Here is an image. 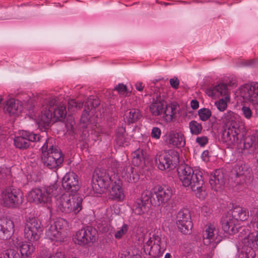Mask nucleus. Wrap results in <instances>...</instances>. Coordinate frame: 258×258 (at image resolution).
I'll use <instances>...</instances> for the list:
<instances>
[{"label":"nucleus","instance_id":"f257e3e1","mask_svg":"<svg viewBox=\"0 0 258 258\" xmlns=\"http://www.w3.org/2000/svg\"><path fill=\"white\" fill-rule=\"evenodd\" d=\"M178 174L184 187H189L192 191L198 192L202 191L205 183L202 170L193 169L188 165H181L178 169Z\"/></svg>","mask_w":258,"mask_h":258},{"label":"nucleus","instance_id":"f03ea898","mask_svg":"<svg viewBox=\"0 0 258 258\" xmlns=\"http://www.w3.org/2000/svg\"><path fill=\"white\" fill-rule=\"evenodd\" d=\"M53 141L52 138H48L41 148L43 163L49 169L59 167L64 160L63 154L57 146L54 145Z\"/></svg>","mask_w":258,"mask_h":258},{"label":"nucleus","instance_id":"7ed1b4c3","mask_svg":"<svg viewBox=\"0 0 258 258\" xmlns=\"http://www.w3.org/2000/svg\"><path fill=\"white\" fill-rule=\"evenodd\" d=\"M242 238V250L239 253L238 258H258L254 249L258 248V232H250L245 227L240 232Z\"/></svg>","mask_w":258,"mask_h":258},{"label":"nucleus","instance_id":"20e7f679","mask_svg":"<svg viewBox=\"0 0 258 258\" xmlns=\"http://www.w3.org/2000/svg\"><path fill=\"white\" fill-rule=\"evenodd\" d=\"M58 190L60 188H58L56 184L33 188L29 191L28 198L36 205H47L51 203L52 197L58 196Z\"/></svg>","mask_w":258,"mask_h":258},{"label":"nucleus","instance_id":"39448f33","mask_svg":"<svg viewBox=\"0 0 258 258\" xmlns=\"http://www.w3.org/2000/svg\"><path fill=\"white\" fill-rule=\"evenodd\" d=\"M10 240L12 246L19 248L21 256L15 250L8 249L0 253V258H26L31 256L35 250V247L30 242L22 241L21 239L15 236Z\"/></svg>","mask_w":258,"mask_h":258},{"label":"nucleus","instance_id":"423d86ee","mask_svg":"<svg viewBox=\"0 0 258 258\" xmlns=\"http://www.w3.org/2000/svg\"><path fill=\"white\" fill-rule=\"evenodd\" d=\"M83 198L80 195H61L57 199L58 209L65 214H78L82 209Z\"/></svg>","mask_w":258,"mask_h":258},{"label":"nucleus","instance_id":"0eeeda50","mask_svg":"<svg viewBox=\"0 0 258 258\" xmlns=\"http://www.w3.org/2000/svg\"><path fill=\"white\" fill-rule=\"evenodd\" d=\"M155 163L159 169L162 171L174 169L179 163V153L173 149L159 153L155 156Z\"/></svg>","mask_w":258,"mask_h":258},{"label":"nucleus","instance_id":"6e6552de","mask_svg":"<svg viewBox=\"0 0 258 258\" xmlns=\"http://www.w3.org/2000/svg\"><path fill=\"white\" fill-rule=\"evenodd\" d=\"M23 201V193L19 189L9 186L4 189L1 194V204L9 208H19Z\"/></svg>","mask_w":258,"mask_h":258},{"label":"nucleus","instance_id":"1a4fd4ad","mask_svg":"<svg viewBox=\"0 0 258 258\" xmlns=\"http://www.w3.org/2000/svg\"><path fill=\"white\" fill-rule=\"evenodd\" d=\"M164 238L158 233H154L144 244L143 249L146 254L153 257L160 256L166 249Z\"/></svg>","mask_w":258,"mask_h":258},{"label":"nucleus","instance_id":"9d476101","mask_svg":"<svg viewBox=\"0 0 258 258\" xmlns=\"http://www.w3.org/2000/svg\"><path fill=\"white\" fill-rule=\"evenodd\" d=\"M115 179L114 175H110L106 170H96L92 179L93 188L96 190L100 189V193L104 192L109 188Z\"/></svg>","mask_w":258,"mask_h":258},{"label":"nucleus","instance_id":"9b49d317","mask_svg":"<svg viewBox=\"0 0 258 258\" xmlns=\"http://www.w3.org/2000/svg\"><path fill=\"white\" fill-rule=\"evenodd\" d=\"M235 180L239 184L249 183L253 179L252 169L248 164L242 161L237 162L231 169Z\"/></svg>","mask_w":258,"mask_h":258},{"label":"nucleus","instance_id":"f8f14e48","mask_svg":"<svg viewBox=\"0 0 258 258\" xmlns=\"http://www.w3.org/2000/svg\"><path fill=\"white\" fill-rule=\"evenodd\" d=\"M97 231L91 226H86L76 232L73 240L76 244L83 246H91L96 239Z\"/></svg>","mask_w":258,"mask_h":258},{"label":"nucleus","instance_id":"ddd939ff","mask_svg":"<svg viewBox=\"0 0 258 258\" xmlns=\"http://www.w3.org/2000/svg\"><path fill=\"white\" fill-rule=\"evenodd\" d=\"M43 232L40 221L35 217H29L26 221L24 228L25 238L30 241L38 240Z\"/></svg>","mask_w":258,"mask_h":258},{"label":"nucleus","instance_id":"4468645a","mask_svg":"<svg viewBox=\"0 0 258 258\" xmlns=\"http://www.w3.org/2000/svg\"><path fill=\"white\" fill-rule=\"evenodd\" d=\"M237 149L243 155H252L258 149V136L256 133L243 136L237 144Z\"/></svg>","mask_w":258,"mask_h":258},{"label":"nucleus","instance_id":"2eb2a0df","mask_svg":"<svg viewBox=\"0 0 258 258\" xmlns=\"http://www.w3.org/2000/svg\"><path fill=\"white\" fill-rule=\"evenodd\" d=\"M230 126L225 127L221 135V141L228 146H233L238 140V135L244 129L239 123H233Z\"/></svg>","mask_w":258,"mask_h":258},{"label":"nucleus","instance_id":"dca6fc26","mask_svg":"<svg viewBox=\"0 0 258 258\" xmlns=\"http://www.w3.org/2000/svg\"><path fill=\"white\" fill-rule=\"evenodd\" d=\"M42 137L37 134L27 131H22L20 133V136L14 139V145L20 149H27L30 146L31 142H39Z\"/></svg>","mask_w":258,"mask_h":258},{"label":"nucleus","instance_id":"f3484780","mask_svg":"<svg viewBox=\"0 0 258 258\" xmlns=\"http://www.w3.org/2000/svg\"><path fill=\"white\" fill-rule=\"evenodd\" d=\"M66 221L63 219H59L55 221L53 224L48 226L46 230V237L51 241L55 242L63 241L64 235L62 233L64 224Z\"/></svg>","mask_w":258,"mask_h":258},{"label":"nucleus","instance_id":"a211bd4d","mask_svg":"<svg viewBox=\"0 0 258 258\" xmlns=\"http://www.w3.org/2000/svg\"><path fill=\"white\" fill-rule=\"evenodd\" d=\"M176 224L181 232L184 234L190 233L193 225L190 212L187 209L179 211L176 216Z\"/></svg>","mask_w":258,"mask_h":258},{"label":"nucleus","instance_id":"6ab92c4d","mask_svg":"<svg viewBox=\"0 0 258 258\" xmlns=\"http://www.w3.org/2000/svg\"><path fill=\"white\" fill-rule=\"evenodd\" d=\"M151 205V194L148 191L144 192L134 203L132 210L136 215H142L148 211Z\"/></svg>","mask_w":258,"mask_h":258},{"label":"nucleus","instance_id":"aec40b11","mask_svg":"<svg viewBox=\"0 0 258 258\" xmlns=\"http://www.w3.org/2000/svg\"><path fill=\"white\" fill-rule=\"evenodd\" d=\"M62 186L70 195H78L80 185L78 175L74 172L67 173L62 178Z\"/></svg>","mask_w":258,"mask_h":258},{"label":"nucleus","instance_id":"412c9836","mask_svg":"<svg viewBox=\"0 0 258 258\" xmlns=\"http://www.w3.org/2000/svg\"><path fill=\"white\" fill-rule=\"evenodd\" d=\"M240 96L253 104H258V83L245 84L240 89Z\"/></svg>","mask_w":258,"mask_h":258},{"label":"nucleus","instance_id":"4be33fe9","mask_svg":"<svg viewBox=\"0 0 258 258\" xmlns=\"http://www.w3.org/2000/svg\"><path fill=\"white\" fill-rule=\"evenodd\" d=\"M221 223L223 231L230 235L238 232L243 228L239 225L238 222L230 213L221 219Z\"/></svg>","mask_w":258,"mask_h":258},{"label":"nucleus","instance_id":"5701e85b","mask_svg":"<svg viewBox=\"0 0 258 258\" xmlns=\"http://www.w3.org/2000/svg\"><path fill=\"white\" fill-rule=\"evenodd\" d=\"M14 232L13 221L7 218L0 220V239L6 240L10 239Z\"/></svg>","mask_w":258,"mask_h":258},{"label":"nucleus","instance_id":"b1692460","mask_svg":"<svg viewBox=\"0 0 258 258\" xmlns=\"http://www.w3.org/2000/svg\"><path fill=\"white\" fill-rule=\"evenodd\" d=\"M157 199V205H164L167 203L172 196L171 188L166 185H162L158 187L157 190L155 191Z\"/></svg>","mask_w":258,"mask_h":258},{"label":"nucleus","instance_id":"393cba45","mask_svg":"<svg viewBox=\"0 0 258 258\" xmlns=\"http://www.w3.org/2000/svg\"><path fill=\"white\" fill-rule=\"evenodd\" d=\"M225 181L224 175L221 169H216L211 173L209 183L213 190L218 191L222 188L225 184Z\"/></svg>","mask_w":258,"mask_h":258},{"label":"nucleus","instance_id":"a878e982","mask_svg":"<svg viewBox=\"0 0 258 258\" xmlns=\"http://www.w3.org/2000/svg\"><path fill=\"white\" fill-rule=\"evenodd\" d=\"M52 118V110L45 109L42 110L41 114L35 119V121L40 130L45 131L49 126Z\"/></svg>","mask_w":258,"mask_h":258},{"label":"nucleus","instance_id":"bb28decb","mask_svg":"<svg viewBox=\"0 0 258 258\" xmlns=\"http://www.w3.org/2000/svg\"><path fill=\"white\" fill-rule=\"evenodd\" d=\"M115 142L119 147H127L130 144V138L126 132L125 127L118 126L115 131Z\"/></svg>","mask_w":258,"mask_h":258},{"label":"nucleus","instance_id":"cd10ccee","mask_svg":"<svg viewBox=\"0 0 258 258\" xmlns=\"http://www.w3.org/2000/svg\"><path fill=\"white\" fill-rule=\"evenodd\" d=\"M218 234V229L214 225L210 224L206 226L203 231V242L205 245H208L212 242H217L216 239Z\"/></svg>","mask_w":258,"mask_h":258},{"label":"nucleus","instance_id":"c85d7f7f","mask_svg":"<svg viewBox=\"0 0 258 258\" xmlns=\"http://www.w3.org/2000/svg\"><path fill=\"white\" fill-rule=\"evenodd\" d=\"M122 183L121 180L117 178L112 184L111 190L110 195L113 200L122 201L124 198L123 191L122 188Z\"/></svg>","mask_w":258,"mask_h":258},{"label":"nucleus","instance_id":"c756f323","mask_svg":"<svg viewBox=\"0 0 258 258\" xmlns=\"http://www.w3.org/2000/svg\"><path fill=\"white\" fill-rule=\"evenodd\" d=\"M207 94L213 97H220L228 95L227 85L225 83H221L209 89L207 91ZM226 97L225 98H226Z\"/></svg>","mask_w":258,"mask_h":258},{"label":"nucleus","instance_id":"7c9ffc66","mask_svg":"<svg viewBox=\"0 0 258 258\" xmlns=\"http://www.w3.org/2000/svg\"><path fill=\"white\" fill-rule=\"evenodd\" d=\"M166 102L162 99H154L149 106L150 111L153 116H157L163 112Z\"/></svg>","mask_w":258,"mask_h":258},{"label":"nucleus","instance_id":"2f4dec72","mask_svg":"<svg viewBox=\"0 0 258 258\" xmlns=\"http://www.w3.org/2000/svg\"><path fill=\"white\" fill-rule=\"evenodd\" d=\"M230 214L237 222L239 221H244L247 220L249 217L248 211L244 208L236 206L231 211Z\"/></svg>","mask_w":258,"mask_h":258},{"label":"nucleus","instance_id":"473e14b6","mask_svg":"<svg viewBox=\"0 0 258 258\" xmlns=\"http://www.w3.org/2000/svg\"><path fill=\"white\" fill-rule=\"evenodd\" d=\"M91 100V99L88 98L85 103L84 109L81 117V121L83 123H86L88 121V115L90 110L93 108H95L100 104L98 100L95 99L93 101H92Z\"/></svg>","mask_w":258,"mask_h":258},{"label":"nucleus","instance_id":"72a5a7b5","mask_svg":"<svg viewBox=\"0 0 258 258\" xmlns=\"http://www.w3.org/2000/svg\"><path fill=\"white\" fill-rule=\"evenodd\" d=\"M169 143L177 148L183 147L185 145L184 135L181 133H172L169 136Z\"/></svg>","mask_w":258,"mask_h":258},{"label":"nucleus","instance_id":"f704fd0d","mask_svg":"<svg viewBox=\"0 0 258 258\" xmlns=\"http://www.w3.org/2000/svg\"><path fill=\"white\" fill-rule=\"evenodd\" d=\"M163 114V118L164 121L166 122H170L172 121L174 116L176 114V105L174 104L165 105Z\"/></svg>","mask_w":258,"mask_h":258},{"label":"nucleus","instance_id":"c9c22d12","mask_svg":"<svg viewBox=\"0 0 258 258\" xmlns=\"http://www.w3.org/2000/svg\"><path fill=\"white\" fill-rule=\"evenodd\" d=\"M132 163L136 166H140L145 164L144 151L138 149L132 153Z\"/></svg>","mask_w":258,"mask_h":258},{"label":"nucleus","instance_id":"e433bc0d","mask_svg":"<svg viewBox=\"0 0 258 258\" xmlns=\"http://www.w3.org/2000/svg\"><path fill=\"white\" fill-rule=\"evenodd\" d=\"M236 114H235L233 112L229 110L224 114V115L221 117V120L225 125L226 127H231V126L234 124L233 123H239V122L236 121Z\"/></svg>","mask_w":258,"mask_h":258},{"label":"nucleus","instance_id":"4c0bfd02","mask_svg":"<svg viewBox=\"0 0 258 258\" xmlns=\"http://www.w3.org/2000/svg\"><path fill=\"white\" fill-rule=\"evenodd\" d=\"M124 175L122 176L130 183L136 182L138 175L134 173V168L132 166H126L123 169Z\"/></svg>","mask_w":258,"mask_h":258},{"label":"nucleus","instance_id":"58836bf2","mask_svg":"<svg viewBox=\"0 0 258 258\" xmlns=\"http://www.w3.org/2000/svg\"><path fill=\"white\" fill-rule=\"evenodd\" d=\"M6 110L10 115L17 114L21 111V108H19L18 104L14 99H10L7 101Z\"/></svg>","mask_w":258,"mask_h":258},{"label":"nucleus","instance_id":"ea45409f","mask_svg":"<svg viewBox=\"0 0 258 258\" xmlns=\"http://www.w3.org/2000/svg\"><path fill=\"white\" fill-rule=\"evenodd\" d=\"M142 117V114L139 110L132 109L128 114L126 115V121L130 124L136 122Z\"/></svg>","mask_w":258,"mask_h":258},{"label":"nucleus","instance_id":"a19ab883","mask_svg":"<svg viewBox=\"0 0 258 258\" xmlns=\"http://www.w3.org/2000/svg\"><path fill=\"white\" fill-rule=\"evenodd\" d=\"M66 113L65 106H55L52 110V118H55L56 120L62 119L65 118Z\"/></svg>","mask_w":258,"mask_h":258},{"label":"nucleus","instance_id":"79ce46f5","mask_svg":"<svg viewBox=\"0 0 258 258\" xmlns=\"http://www.w3.org/2000/svg\"><path fill=\"white\" fill-rule=\"evenodd\" d=\"M189 127L191 134L195 135L201 134L203 130L202 124L196 120H191L189 122Z\"/></svg>","mask_w":258,"mask_h":258},{"label":"nucleus","instance_id":"37998d69","mask_svg":"<svg viewBox=\"0 0 258 258\" xmlns=\"http://www.w3.org/2000/svg\"><path fill=\"white\" fill-rule=\"evenodd\" d=\"M114 90L116 91L120 96L124 97H128L131 94V91H128L126 86L123 83H119L114 87Z\"/></svg>","mask_w":258,"mask_h":258},{"label":"nucleus","instance_id":"c03bdc74","mask_svg":"<svg viewBox=\"0 0 258 258\" xmlns=\"http://www.w3.org/2000/svg\"><path fill=\"white\" fill-rule=\"evenodd\" d=\"M198 115L201 120L205 121L210 118L212 115V112L208 108H202L199 110Z\"/></svg>","mask_w":258,"mask_h":258},{"label":"nucleus","instance_id":"a18cd8bd","mask_svg":"<svg viewBox=\"0 0 258 258\" xmlns=\"http://www.w3.org/2000/svg\"><path fill=\"white\" fill-rule=\"evenodd\" d=\"M57 102L56 97H50L47 99H46L44 102V105H46L45 109L47 110H51L52 111L54 108V106L56 105V103Z\"/></svg>","mask_w":258,"mask_h":258},{"label":"nucleus","instance_id":"49530a36","mask_svg":"<svg viewBox=\"0 0 258 258\" xmlns=\"http://www.w3.org/2000/svg\"><path fill=\"white\" fill-rule=\"evenodd\" d=\"M128 230V227L127 224H123L121 228L117 230L114 234V237L116 239H119L126 233Z\"/></svg>","mask_w":258,"mask_h":258},{"label":"nucleus","instance_id":"de8ad7c7","mask_svg":"<svg viewBox=\"0 0 258 258\" xmlns=\"http://www.w3.org/2000/svg\"><path fill=\"white\" fill-rule=\"evenodd\" d=\"M83 102L81 101H77L76 99H71L68 101V108L69 109L72 108H75L80 109L82 107Z\"/></svg>","mask_w":258,"mask_h":258},{"label":"nucleus","instance_id":"09e8293b","mask_svg":"<svg viewBox=\"0 0 258 258\" xmlns=\"http://www.w3.org/2000/svg\"><path fill=\"white\" fill-rule=\"evenodd\" d=\"M242 114L247 119H250L253 116V113L251 109L247 106H243L241 108Z\"/></svg>","mask_w":258,"mask_h":258},{"label":"nucleus","instance_id":"8fccbe9b","mask_svg":"<svg viewBox=\"0 0 258 258\" xmlns=\"http://www.w3.org/2000/svg\"><path fill=\"white\" fill-rule=\"evenodd\" d=\"M121 258H141L138 253H134L133 251L125 250L121 254Z\"/></svg>","mask_w":258,"mask_h":258},{"label":"nucleus","instance_id":"3c124183","mask_svg":"<svg viewBox=\"0 0 258 258\" xmlns=\"http://www.w3.org/2000/svg\"><path fill=\"white\" fill-rule=\"evenodd\" d=\"M11 171L7 167H0V183L5 178L10 175Z\"/></svg>","mask_w":258,"mask_h":258},{"label":"nucleus","instance_id":"603ef678","mask_svg":"<svg viewBox=\"0 0 258 258\" xmlns=\"http://www.w3.org/2000/svg\"><path fill=\"white\" fill-rule=\"evenodd\" d=\"M161 135V129L158 127H153L151 133V137L152 139L158 140Z\"/></svg>","mask_w":258,"mask_h":258},{"label":"nucleus","instance_id":"864d4df0","mask_svg":"<svg viewBox=\"0 0 258 258\" xmlns=\"http://www.w3.org/2000/svg\"><path fill=\"white\" fill-rule=\"evenodd\" d=\"M215 104L218 109L220 111H224L227 107V102L223 99H220V100L218 102H216Z\"/></svg>","mask_w":258,"mask_h":258},{"label":"nucleus","instance_id":"5fc2aeb1","mask_svg":"<svg viewBox=\"0 0 258 258\" xmlns=\"http://www.w3.org/2000/svg\"><path fill=\"white\" fill-rule=\"evenodd\" d=\"M169 83L172 88L176 90L179 88V80L177 77H174L173 78H171L169 80Z\"/></svg>","mask_w":258,"mask_h":258},{"label":"nucleus","instance_id":"6e6d98bb","mask_svg":"<svg viewBox=\"0 0 258 258\" xmlns=\"http://www.w3.org/2000/svg\"><path fill=\"white\" fill-rule=\"evenodd\" d=\"M196 142L201 146L204 147L208 142V139L206 136L198 137L196 139Z\"/></svg>","mask_w":258,"mask_h":258},{"label":"nucleus","instance_id":"4d7b16f0","mask_svg":"<svg viewBox=\"0 0 258 258\" xmlns=\"http://www.w3.org/2000/svg\"><path fill=\"white\" fill-rule=\"evenodd\" d=\"M48 258H65V255L63 252H56L54 254H51Z\"/></svg>","mask_w":258,"mask_h":258},{"label":"nucleus","instance_id":"13d9d810","mask_svg":"<svg viewBox=\"0 0 258 258\" xmlns=\"http://www.w3.org/2000/svg\"><path fill=\"white\" fill-rule=\"evenodd\" d=\"M190 105L193 109H197L199 107V103L197 100H192L190 102Z\"/></svg>","mask_w":258,"mask_h":258},{"label":"nucleus","instance_id":"bf43d9fd","mask_svg":"<svg viewBox=\"0 0 258 258\" xmlns=\"http://www.w3.org/2000/svg\"><path fill=\"white\" fill-rule=\"evenodd\" d=\"M136 89L139 91H142L144 88V85L142 82H138L135 84Z\"/></svg>","mask_w":258,"mask_h":258},{"label":"nucleus","instance_id":"052dcab7","mask_svg":"<svg viewBox=\"0 0 258 258\" xmlns=\"http://www.w3.org/2000/svg\"><path fill=\"white\" fill-rule=\"evenodd\" d=\"M254 62V60L253 59L246 60L244 61V64L246 66H252Z\"/></svg>","mask_w":258,"mask_h":258},{"label":"nucleus","instance_id":"680f3d73","mask_svg":"<svg viewBox=\"0 0 258 258\" xmlns=\"http://www.w3.org/2000/svg\"><path fill=\"white\" fill-rule=\"evenodd\" d=\"M212 254L211 252L205 255L204 257L203 258H212Z\"/></svg>","mask_w":258,"mask_h":258},{"label":"nucleus","instance_id":"e2e57ef3","mask_svg":"<svg viewBox=\"0 0 258 258\" xmlns=\"http://www.w3.org/2000/svg\"><path fill=\"white\" fill-rule=\"evenodd\" d=\"M164 258H171V255L170 253H166L164 256Z\"/></svg>","mask_w":258,"mask_h":258},{"label":"nucleus","instance_id":"0e129e2a","mask_svg":"<svg viewBox=\"0 0 258 258\" xmlns=\"http://www.w3.org/2000/svg\"><path fill=\"white\" fill-rule=\"evenodd\" d=\"M253 220L254 221V222H256V226L258 228V217H255L254 218H253Z\"/></svg>","mask_w":258,"mask_h":258},{"label":"nucleus","instance_id":"69168bd1","mask_svg":"<svg viewBox=\"0 0 258 258\" xmlns=\"http://www.w3.org/2000/svg\"><path fill=\"white\" fill-rule=\"evenodd\" d=\"M206 152L207 153V154H208V151H204V152H203V154H205V153H206Z\"/></svg>","mask_w":258,"mask_h":258}]
</instances>
